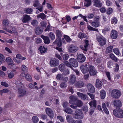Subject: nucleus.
Segmentation results:
<instances>
[{"label": "nucleus", "mask_w": 123, "mask_h": 123, "mask_svg": "<svg viewBox=\"0 0 123 123\" xmlns=\"http://www.w3.org/2000/svg\"><path fill=\"white\" fill-rule=\"evenodd\" d=\"M69 63L68 61H65L64 62L67 66L73 69L72 67H76L78 66V63L76 59L74 58H71L69 59Z\"/></svg>", "instance_id": "1"}, {"label": "nucleus", "mask_w": 123, "mask_h": 123, "mask_svg": "<svg viewBox=\"0 0 123 123\" xmlns=\"http://www.w3.org/2000/svg\"><path fill=\"white\" fill-rule=\"evenodd\" d=\"M75 113L73 116L74 118L81 119L83 118V114L81 110H76L75 111Z\"/></svg>", "instance_id": "2"}, {"label": "nucleus", "mask_w": 123, "mask_h": 123, "mask_svg": "<svg viewBox=\"0 0 123 123\" xmlns=\"http://www.w3.org/2000/svg\"><path fill=\"white\" fill-rule=\"evenodd\" d=\"M121 93L120 92L116 89L113 90L111 92V97L117 99L121 96Z\"/></svg>", "instance_id": "3"}, {"label": "nucleus", "mask_w": 123, "mask_h": 123, "mask_svg": "<svg viewBox=\"0 0 123 123\" xmlns=\"http://www.w3.org/2000/svg\"><path fill=\"white\" fill-rule=\"evenodd\" d=\"M96 39L100 45L103 46L105 44L106 40L105 38L102 36H98Z\"/></svg>", "instance_id": "4"}, {"label": "nucleus", "mask_w": 123, "mask_h": 123, "mask_svg": "<svg viewBox=\"0 0 123 123\" xmlns=\"http://www.w3.org/2000/svg\"><path fill=\"white\" fill-rule=\"evenodd\" d=\"M90 66L88 63H87L81 65L80 68L82 73L83 74H85L89 71Z\"/></svg>", "instance_id": "5"}, {"label": "nucleus", "mask_w": 123, "mask_h": 123, "mask_svg": "<svg viewBox=\"0 0 123 123\" xmlns=\"http://www.w3.org/2000/svg\"><path fill=\"white\" fill-rule=\"evenodd\" d=\"M113 114L116 117L119 118H122L123 117V110L122 109L119 110L117 111L116 110L113 111Z\"/></svg>", "instance_id": "6"}, {"label": "nucleus", "mask_w": 123, "mask_h": 123, "mask_svg": "<svg viewBox=\"0 0 123 123\" xmlns=\"http://www.w3.org/2000/svg\"><path fill=\"white\" fill-rule=\"evenodd\" d=\"M79 49V48L73 45L69 46L68 47V51L71 53H74L77 51Z\"/></svg>", "instance_id": "7"}, {"label": "nucleus", "mask_w": 123, "mask_h": 123, "mask_svg": "<svg viewBox=\"0 0 123 123\" xmlns=\"http://www.w3.org/2000/svg\"><path fill=\"white\" fill-rule=\"evenodd\" d=\"M46 113L51 118H53L54 117V113L53 111L50 108H46L45 109Z\"/></svg>", "instance_id": "8"}, {"label": "nucleus", "mask_w": 123, "mask_h": 123, "mask_svg": "<svg viewBox=\"0 0 123 123\" xmlns=\"http://www.w3.org/2000/svg\"><path fill=\"white\" fill-rule=\"evenodd\" d=\"M59 61L56 59L53 58L50 60V65L52 67H55L59 64Z\"/></svg>", "instance_id": "9"}, {"label": "nucleus", "mask_w": 123, "mask_h": 123, "mask_svg": "<svg viewBox=\"0 0 123 123\" xmlns=\"http://www.w3.org/2000/svg\"><path fill=\"white\" fill-rule=\"evenodd\" d=\"M16 59H14V61L16 62H17V63H19L21 62L20 60H25L26 59V58L22 56L20 54H18L16 55Z\"/></svg>", "instance_id": "10"}, {"label": "nucleus", "mask_w": 123, "mask_h": 123, "mask_svg": "<svg viewBox=\"0 0 123 123\" xmlns=\"http://www.w3.org/2000/svg\"><path fill=\"white\" fill-rule=\"evenodd\" d=\"M69 80L68 83L70 84L73 85L75 82L76 78L75 75L72 74L69 76Z\"/></svg>", "instance_id": "11"}, {"label": "nucleus", "mask_w": 123, "mask_h": 123, "mask_svg": "<svg viewBox=\"0 0 123 123\" xmlns=\"http://www.w3.org/2000/svg\"><path fill=\"white\" fill-rule=\"evenodd\" d=\"M89 71L91 75L94 76L97 73V71L95 68L92 66H90Z\"/></svg>", "instance_id": "12"}, {"label": "nucleus", "mask_w": 123, "mask_h": 123, "mask_svg": "<svg viewBox=\"0 0 123 123\" xmlns=\"http://www.w3.org/2000/svg\"><path fill=\"white\" fill-rule=\"evenodd\" d=\"M15 82L16 86V88L18 89V90L24 88V86L23 85L19 80H16Z\"/></svg>", "instance_id": "13"}, {"label": "nucleus", "mask_w": 123, "mask_h": 123, "mask_svg": "<svg viewBox=\"0 0 123 123\" xmlns=\"http://www.w3.org/2000/svg\"><path fill=\"white\" fill-rule=\"evenodd\" d=\"M31 19V18L29 15L25 14L21 18L22 22L24 23H26Z\"/></svg>", "instance_id": "14"}, {"label": "nucleus", "mask_w": 123, "mask_h": 123, "mask_svg": "<svg viewBox=\"0 0 123 123\" xmlns=\"http://www.w3.org/2000/svg\"><path fill=\"white\" fill-rule=\"evenodd\" d=\"M85 59L86 57L85 56L82 54H79L77 57V60L80 62H83L85 61Z\"/></svg>", "instance_id": "15"}, {"label": "nucleus", "mask_w": 123, "mask_h": 123, "mask_svg": "<svg viewBox=\"0 0 123 123\" xmlns=\"http://www.w3.org/2000/svg\"><path fill=\"white\" fill-rule=\"evenodd\" d=\"M26 91L23 88L18 90V96L20 98L25 95L26 93Z\"/></svg>", "instance_id": "16"}, {"label": "nucleus", "mask_w": 123, "mask_h": 123, "mask_svg": "<svg viewBox=\"0 0 123 123\" xmlns=\"http://www.w3.org/2000/svg\"><path fill=\"white\" fill-rule=\"evenodd\" d=\"M87 87L88 92L92 93L95 92V88L94 86L91 84H89L87 85Z\"/></svg>", "instance_id": "17"}, {"label": "nucleus", "mask_w": 123, "mask_h": 123, "mask_svg": "<svg viewBox=\"0 0 123 123\" xmlns=\"http://www.w3.org/2000/svg\"><path fill=\"white\" fill-rule=\"evenodd\" d=\"M113 105L116 107H118L122 106V103L119 100H115L113 102Z\"/></svg>", "instance_id": "18"}, {"label": "nucleus", "mask_w": 123, "mask_h": 123, "mask_svg": "<svg viewBox=\"0 0 123 123\" xmlns=\"http://www.w3.org/2000/svg\"><path fill=\"white\" fill-rule=\"evenodd\" d=\"M118 33L117 32L114 30H112L111 34V36L112 39H115L117 37Z\"/></svg>", "instance_id": "19"}, {"label": "nucleus", "mask_w": 123, "mask_h": 123, "mask_svg": "<svg viewBox=\"0 0 123 123\" xmlns=\"http://www.w3.org/2000/svg\"><path fill=\"white\" fill-rule=\"evenodd\" d=\"M69 98L70 99L69 101V103L70 104H75V102L77 99V97L75 96L72 95L70 96Z\"/></svg>", "instance_id": "20"}, {"label": "nucleus", "mask_w": 123, "mask_h": 123, "mask_svg": "<svg viewBox=\"0 0 123 123\" xmlns=\"http://www.w3.org/2000/svg\"><path fill=\"white\" fill-rule=\"evenodd\" d=\"M84 46L83 47H81V48L83 50L86 51L87 50V48L89 45V41L87 40H84Z\"/></svg>", "instance_id": "21"}, {"label": "nucleus", "mask_w": 123, "mask_h": 123, "mask_svg": "<svg viewBox=\"0 0 123 123\" xmlns=\"http://www.w3.org/2000/svg\"><path fill=\"white\" fill-rule=\"evenodd\" d=\"M94 5L97 7H100L102 6V4L100 1L98 0H93Z\"/></svg>", "instance_id": "22"}, {"label": "nucleus", "mask_w": 123, "mask_h": 123, "mask_svg": "<svg viewBox=\"0 0 123 123\" xmlns=\"http://www.w3.org/2000/svg\"><path fill=\"white\" fill-rule=\"evenodd\" d=\"M95 85L97 88H101L102 85V83L99 80L97 79L96 81Z\"/></svg>", "instance_id": "23"}, {"label": "nucleus", "mask_w": 123, "mask_h": 123, "mask_svg": "<svg viewBox=\"0 0 123 123\" xmlns=\"http://www.w3.org/2000/svg\"><path fill=\"white\" fill-rule=\"evenodd\" d=\"M84 84L83 82L79 81L76 82L75 83L74 86L80 88L83 86Z\"/></svg>", "instance_id": "24"}, {"label": "nucleus", "mask_w": 123, "mask_h": 123, "mask_svg": "<svg viewBox=\"0 0 123 123\" xmlns=\"http://www.w3.org/2000/svg\"><path fill=\"white\" fill-rule=\"evenodd\" d=\"M77 94L80 98L82 99L85 100L87 98V96L84 94L79 92H77Z\"/></svg>", "instance_id": "25"}, {"label": "nucleus", "mask_w": 123, "mask_h": 123, "mask_svg": "<svg viewBox=\"0 0 123 123\" xmlns=\"http://www.w3.org/2000/svg\"><path fill=\"white\" fill-rule=\"evenodd\" d=\"M41 37L44 40V42L45 43L47 44L50 43V40L48 37L41 35Z\"/></svg>", "instance_id": "26"}, {"label": "nucleus", "mask_w": 123, "mask_h": 123, "mask_svg": "<svg viewBox=\"0 0 123 123\" xmlns=\"http://www.w3.org/2000/svg\"><path fill=\"white\" fill-rule=\"evenodd\" d=\"M35 32L37 34L39 35L42 33L43 32V30L41 28L37 27L35 28Z\"/></svg>", "instance_id": "27"}, {"label": "nucleus", "mask_w": 123, "mask_h": 123, "mask_svg": "<svg viewBox=\"0 0 123 123\" xmlns=\"http://www.w3.org/2000/svg\"><path fill=\"white\" fill-rule=\"evenodd\" d=\"M53 43L54 44L57 45L58 47H60L62 45L61 39L59 38H57Z\"/></svg>", "instance_id": "28"}, {"label": "nucleus", "mask_w": 123, "mask_h": 123, "mask_svg": "<svg viewBox=\"0 0 123 123\" xmlns=\"http://www.w3.org/2000/svg\"><path fill=\"white\" fill-rule=\"evenodd\" d=\"M40 52L42 54H43L46 52L47 49L43 46H40L39 49Z\"/></svg>", "instance_id": "29"}, {"label": "nucleus", "mask_w": 123, "mask_h": 123, "mask_svg": "<svg viewBox=\"0 0 123 123\" xmlns=\"http://www.w3.org/2000/svg\"><path fill=\"white\" fill-rule=\"evenodd\" d=\"M102 106L104 112L106 114L108 115L109 113L108 111L106 108L105 104V103H103L102 105Z\"/></svg>", "instance_id": "30"}, {"label": "nucleus", "mask_w": 123, "mask_h": 123, "mask_svg": "<svg viewBox=\"0 0 123 123\" xmlns=\"http://www.w3.org/2000/svg\"><path fill=\"white\" fill-rule=\"evenodd\" d=\"M64 111L66 112L69 114H71L73 113V111L71 109L68 107L65 109H64Z\"/></svg>", "instance_id": "31"}, {"label": "nucleus", "mask_w": 123, "mask_h": 123, "mask_svg": "<svg viewBox=\"0 0 123 123\" xmlns=\"http://www.w3.org/2000/svg\"><path fill=\"white\" fill-rule=\"evenodd\" d=\"M78 37L81 39H82L83 38H87V37L85 34L82 32H80L78 34Z\"/></svg>", "instance_id": "32"}, {"label": "nucleus", "mask_w": 123, "mask_h": 123, "mask_svg": "<svg viewBox=\"0 0 123 123\" xmlns=\"http://www.w3.org/2000/svg\"><path fill=\"white\" fill-rule=\"evenodd\" d=\"M89 104L91 107H93V106L95 108L96 107V102L95 100L91 101Z\"/></svg>", "instance_id": "33"}, {"label": "nucleus", "mask_w": 123, "mask_h": 123, "mask_svg": "<svg viewBox=\"0 0 123 123\" xmlns=\"http://www.w3.org/2000/svg\"><path fill=\"white\" fill-rule=\"evenodd\" d=\"M45 15L43 13H41L38 15L37 16V17L38 18H41L43 19H44L46 18Z\"/></svg>", "instance_id": "34"}, {"label": "nucleus", "mask_w": 123, "mask_h": 123, "mask_svg": "<svg viewBox=\"0 0 123 123\" xmlns=\"http://www.w3.org/2000/svg\"><path fill=\"white\" fill-rule=\"evenodd\" d=\"M66 119L67 121L69 123H71L74 120L72 116L70 115H68L67 116Z\"/></svg>", "instance_id": "35"}, {"label": "nucleus", "mask_w": 123, "mask_h": 123, "mask_svg": "<svg viewBox=\"0 0 123 123\" xmlns=\"http://www.w3.org/2000/svg\"><path fill=\"white\" fill-rule=\"evenodd\" d=\"M15 73V71L13 70L8 74V76L9 79L12 78L14 76Z\"/></svg>", "instance_id": "36"}, {"label": "nucleus", "mask_w": 123, "mask_h": 123, "mask_svg": "<svg viewBox=\"0 0 123 123\" xmlns=\"http://www.w3.org/2000/svg\"><path fill=\"white\" fill-rule=\"evenodd\" d=\"M100 96L102 99H104L106 95L105 92L104 90H102L100 92Z\"/></svg>", "instance_id": "37"}, {"label": "nucleus", "mask_w": 123, "mask_h": 123, "mask_svg": "<svg viewBox=\"0 0 123 123\" xmlns=\"http://www.w3.org/2000/svg\"><path fill=\"white\" fill-rule=\"evenodd\" d=\"M33 11V9L31 8H27L25 9V13L31 14Z\"/></svg>", "instance_id": "38"}, {"label": "nucleus", "mask_w": 123, "mask_h": 123, "mask_svg": "<svg viewBox=\"0 0 123 123\" xmlns=\"http://www.w3.org/2000/svg\"><path fill=\"white\" fill-rule=\"evenodd\" d=\"M83 102L80 100H77L76 102L75 105L77 106V107H80L83 105Z\"/></svg>", "instance_id": "39"}, {"label": "nucleus", "mask_w": 123, "mask_h": 123, "mask_svg": "<svg viewBox=\"0 0 123 123\" xmlns=\"http://www.w3.org/2000/svg\"><path fill=\"white\" fill-rule=\"evenodd\" d=\"M113 46H110L106 48V52L107 53H109L111 52L112 51Z\"/></svg>", "instance_id": "40"}, {"label": "nucleus", "mask_w": 123, "mask_h": 123, "mask_svg": "<svg viewBox=\"0 0 123 123\" xmlns=\"http://www.w3.org/2000/svg\"><path fill=\"white\" fill-rule=\"evenodd\" d=\"M56 34L58 38H61L62 36V34L60 31L57 30L56 31Z\"/></svg>", "instance_id": "41"}, {"label": "nucleus", "mask_w": 123, "mask_h": 123, "mask_svg": "<svg viewBox=\"0 0 123 123\" xmlns=\"http://www.w3.org/2000/svg\"><path fill=\"white\" fill-rule=\"evenodd\" d=\"M32 120L33 123H37L38 122L39 119L37 116H34L32 117Z\"/></svg>", "instance_id": "42"}, {"label": "nucleus", "mask_w": 123, "mask_h": 123, "mask_svg": "<svg viewBox=\"0 0 123 123\" xmlns=\"http://www.w3.org/2000/svg\"><path fill=\"white\" fill-rule=\"evenodd\" d=\"M117 20L115 17H113L111 19V23L112 24L115 25L117 24Z\"/></svg>", "instance_id": "43"}, {"label": "nucleus", "mask_w": 123, "mask_h": 123, "mask_svg": "<svg viewBox=\"0 0 123 123\" xmlns=\"http://www.w3.org/2000/svg\"><path fill=\"white\" fill-rule=\"evenodd\" d=\"M92 25L95 27H97L99 26V22L94 21L92 23Z\"/></svg>", "instance_id": "44"}, {"label": "nucleus", "mask_w": 123, "mask_h": 123, "mask_svg": "<svg viewBox=\"0 0 123 123\" xmlns=\"http://www.w3.org/2000/svg\"><path fill=\"white\" fill-rule=\"evenodd\" d=\"M87 28L90 31H98L97 29L93 28L89 25H87Z\"/></svg>", "instance_id": "45"}, {"label": "nucleus", "mask_w": 123, "mask_h": 123, "mask_svg": "<svg viewBox=\"0 0 123 123\" xmlns=\"http://www.w3.org/2000/svg\"><path fill=\"white\" fill-rule=\"evenodd\" d=\"M110 57L113 60L115 61L116 62L117 61V58L115 55L112 54H111L110 55Z\"/></svg>", "instance_id": "46"}, {"label": "nucleus", "mask_w": 123, "mask_h": 123, "mask_svg": "<svg viewBox=\"0 0 123 123\" xmlns=\"http://www.w3.org/2000/svg\"><path fill=\"white\" fill-rule=\"evenodd\" d=\"M25 78L28 81L31 82L32 80V77L29 74H27L25 75Z\"/></svg>", "instance_id": "47"}, {"label": "nucleus", "mask_w": 123, "mask_h": 123, "mask_svg": "<svg viewBox=\"0 0 123 123\" xmlns=\"http://www.w3.org/2000/svg\"><path fill=\"white\" fill-rule=\"evenodd\" d=\"M21 69L22 71L23 72L26 73L27 71V67L24 65H23L21 67Z\"/></svg>", "instance_id": "48"}, {"label": "nucleus", "mask_w": 123, "mask_h": 123, "mask_svg": "<svg viewBox=\"0 0 123 123\" xmlns=\"http://www.w3.org/2000/svg\"><path fill=\"white\" fill-rule=\"evenodd\" d=\"M85 1L84 3L85 6L88 7L90 5L91 3L90 0H85Z\"/></svg>", "instance_id": "49"}, {"label": "nucleus", "mask_w": 123, "mask_h": 123, "mask_svg": "<svg viewBox=\"0 0 123 123\" xmlns=\"http://www.w3.org/2000/svg\"><path fill=\"white\" fill-rule=\"evenodd\" d=\"M2 23L3 26H6L8 25L9 24L8 20V19H5L3 20Z\"/></svg>", "instance_id": "50"}, {"label": "nucleus", "mask_w": 123, "mask_h": 123, "mask_svg": "<svg viewBox=\"0 0 123 123\" xmlns=\"http://www.w3.org/2000/svg\"><path fill=\"white\" fill-rule=\"evenodd\" d=\"M65 65L63 64H61L59 65V70L61 71H62L64 69Z\"/></svg>", "instance_id": "51"}, {"label": "nucleus", "mask_w": 123, "mask_h": 123, "mask_svg": "<svg viewBox=\"0 0 123 123\" xmlns=\"http://www.w3.org/2000/svg\"><path fill=\"white\" fill-rule=\"evenodd\" d=\"M62 75L61 74H58L56 75V78L58 80H62L63 78Z\"/></svg>", "instance_id": "52"}, {"label": "nucleus", "mask_w": 123, "mask_h": 123, "mask_svg": "<svg viewBox=\"0 0 123 123\" xmlns=\"http://www.w3.org/2000/svg\"><path fill=\"white\" fill-rule=\"evenodd\" d=\"M49 36L51 40H54L55 38V36L54 34L52 32H50L49 34Z\"/></svg>", "instance_id": "53"}, {"label": "nucleus", "mask_w": 123, "mask_h": 123, "mask_svg": "<svg viewBox=\"0 0 123 123\" xmlns=\"http://www.w3.org/2000/svg\"><path fill=\"white\" fill-rule=\"evenodd\" d=\"M67 86V84L64 82H62L60 84V86L62 88H65Z\"/></svg>", "instance_id": "54"}, {"label": "nucleus", "mask_w": 123, "mask_h": 123, "mask_svg": "<svg viewBox=\"0 0 123 123\" xmlns=\"http://www.w3.org/2000/svg\"><path fill=\"white\" fill-rule=\"evenodd\" d=\"M38 24L37 21L36 20H33L31 21V24L33 26H35Z\"/></svg>", "instance_id": "55"}, {"label": "nucleus", "mask_w": 123, "mask_h": 123, "mask_svg": "<svg viewBox=\"0 0 123 123\" xmlns=\"http://www.w3.org/2000/svg\"><path fill=\"white\" fill-rule=\"evenodd\" d=\"M0 61L1 62H4L5 61V58L3 55L0 54Z\"/></svg>", "instance_id": "56"}, {"label": "nucleus", "mask_w": 123, "mask_h": 123, "mask_svg": "<svg viewBox=\"0 0 123 123\" xmlns=\"http://www.w3.org/2000/svg\"><path fill=\"white\" fill-rule=\"evenodd\" d=\"M36 43L37 44H39L42 43L41 39L39 37H37L35 39Z\"/></svg>", "instance_id": "57"}, {"label": "nucleus", "mask_w": 123, "mask_h": 123, "mask_svg": "<svg viewBox=\"0 0 123 123\" xmlns=\"http://www.w3.org/2000/svg\"><path fill=\"white\" fill-rule=\"evenodd\" d=\"M6 61L8 64L12 63L13 62L12 60L9 57H7L6 59Z\"/></svg>", "instance_id": "58"}, {"label": "nucleus", "mask_w": 123, "mask_h": 123, "mask_svg": "<svg viewBox=\"0 0 123 123\" xmlns=\"http://www.w3.org/2000/svg\"><path fill=\"white\" fill-rule=\"evenodd\" d=\"M8 91V90L7 89H3L2 90H0V94L1 95H2L3 93L7 92Z\"/></svg>", "instance_id": "59"}, {"label": "nucleus", "mask_w": 123, "mask_h": 123, "mask_svg": "<svg viewBox=\"0 0 123 123\" xmlns=\"http://www.w3.org/2000/svg\"><path fill=\"white\" fill-rule=\"evenodd\" d=\"M69 74V71L68 69H67L64 70L63 73L62 74L66 76L68 74Z\"/></svg>", "instance_id": "60"}, {"label": "nucleus", "mask_w": 123, "mask_h": 123, "mask_svg": "<svg viewBox=\"0 0 123 123\" xmlns=\"http://www.w3.org/2000/svg\"><path fill=\"white\" fill-rule=\"evenodd\" d=\"M82 110L83 111L86 113L88 111V107L86 105H84L82 108Z\"/></svg>", "instance_id": "61"}, {"label": "nucleus", "mask_w": 123, "mask_h": 123, "mask_svg": "<svg viewBox=\"0 0 123 123\" xmlns=\"http://www.w3.org/2000/svg\"><path fill=\"white\" fill-rule=\"evenodd\" d=\"M64 37L66 41L68 42H69L71 41L70 37L66 35H64Z\"/></svg>", "instance_id": "62"}, {"label": "nucleus", "mask_w": 123, "mask_h": 123, "mask_svg": "<svg viewBox=\"0 0 123 123\" xmlns=\"http://www.w3.org/2000/svg\"><path fill=\"white\" fill-rule=\"evenodd\" d=\"M41 26L42 27H46L47 25V23L45 21H42L40 23Z\"/></svg>", "instance_id": "63"}, {"label": "nucleus", "mask_w": 123, "mask_h": 123, "mask_svg": "<svg viewBox=\"0 0 123 123\" xmlns=\"http://www.w3.org/2000/svg\"><path fill=\"white\" fill-rule=\"evenodd\" d=\"M112 9L111 7L107 9V13L108 15L111 14L113 12Z\"/></svg>", "instance_id": "64"}]
</instances>
